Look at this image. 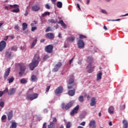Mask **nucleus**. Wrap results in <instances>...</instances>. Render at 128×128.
Listing matches in <instances>:
<instances>
[{"instance_id":"f257e3e1","label":"nucleus","mask_w":128,"mask_h":128,"mask_svg":"<svg viewBox=\"0 0 128 128\" xmlns=\"http://www.w3.org/2000/svg\"><path fill=\"white\" fill-rule=\"evenodd\" d=\"M40 61V54H37L34 55L32 62L30 64L29 66L31 70H34L38 66Z\"/></svg>"},{"instance_id":"f03ea898","label":"nucleus","mask_w":128,"mask_h":128,"mask_svg":"<svg viewBox=\"0 0 128 128\" xmlns=\"http://www.w3.org/2000/svg\"><path fill=\"white\" fill-rule=\"evenodd\" d=\"M87 63L88 64L86 67V68L88 70V74H92L94 72L96 66H92V63L94 62V59L91 56H88L86 60Z\"/></svg>"},{"instance_id":"7ed1b4c3","label":"nucleus","mask_w":128,"mask_h":128,"mask_svg":"<svg viewBox=\"0 0 128 128\" xmlns=\"http://www.w3.org/2000/svg\"><path fill=\"white\" fill-rule=\"evenodd\" d=\"M48 22H50V24H61L62 26L64 28H66V24L64 22V20H60L59 22H58V20H56L54 19H50L48 20Z\"/></svg>"},{"instance_id":"20e7f679","label":"nucleus","mask_w":128,"mask_h":128,"mask_svg":"<svg viewBox=\"0 0 128 128\" xmlns=\"http://www.w3.org/2000/svg\"><path fill=\"white\" fill-rule=\"evenodd\" d=\"M38 94L36 93H34L32 94H28L26 96V99L29 100H36V98H38Z\"/></svg>"},{"instance_id":"39448f33","label":"nucleus","mask_w":128,"mask_h":128,"mask_svg":"<svg viewBox=\"0 0 128 128\" xmlns=\"http://www.w3.org/2000/svg\"><path fill=\"white\" fill-rule=\"evenodd\" d=\"M72 86H74V88H76V84L74 82V80L73 78H70L68 80V90H72Z\"/></svg>"},{"instance_id":"423d86ee","label":"nucleus","mask_w":128,"mask_h":128,"mask_svg":"<svg viewBox=\"0 0 128 128\" xmlns=\"http://www.w3.org/2000/svg\"><path fill=\"white\" fill-rule=\"evenodd\" d=\"M72 106H74V103L72 102H68L67 104L64 103L62 104V110H68L69 108H70Z\"/></svg>"},{"instance_id":"0eeeda50","label":"nucleus","mask_w":128,"mask_h":128,"mask_svg":"<svg viewBox=\"0 0 128 128\" xmlns=\"http://www.w3.org/2000/svg\"><path fill=\"white\" fill-rule=\"evenodd\" d=\"M20 72H19V76H22L24 74L26 70V65L24 64H20L19 65Z\"/></svg>"},{"instance_id":"6e6552de","label":"nucleus","mask_w":128,"mask_h":128,"mask_svg":"<svg viewBox=\"0 0 128 128\" xmlns=\"http://www.w3.org/2000/svg\"><path fill=\"white\" fill-rule=\"evenodd\" d=\"M52 50H54V46L49 44L44 48L45 52L48 54H52Z\"/></svg>"},{"instance_id":"1a4fd4ad","label":"nucleus","mask_w":128,"mask_h":128,"mask_svg":"<svg viewBox=\"0 0 128 128\" xmlns=\"http://www.w3.org/2000/svg\"><path fill=\"white\" fill-rule=\"evenodd\" d=\"M62 66V63L60 62H58V64L54 66V68L52 69V72H56L60 70V66Z\"/></svg>"},{"instance_id":"9d476101","label":"nucleus","mask_w":128,"mask_h":128,"mask_svg":"<svg viewBox=\"0 0 128 128\" xmlns=\"http://www.w3.org/2000/svg\"><path fill=\"white\" fill-rule=\"evenodd\" d=\"M64 92V87L62 86H60L57 88L56 90H54L55 94L58 96L60 94H62Z\"/></svg>"},{"instance_id":"9b49d317","label":"nucleus","mask_w":128,"mask_h":128,"mask_svg":"<svg viewBox=\"0 0 128 128\" xmlns=\"http://www.w3.org/2000/svg\"><path fill=\"white\" fill-rule=\"evenodd\" d=\"M56 118H53L52 122H50V124L48 125V128H56Z\"/></svg>"},{"instance_id":"f8f14e48","label":"nucleus","mask_w":128,"mask_h":128,"mask_svg":"<svg viewBox=\"0 0 128 128\" xmlns=\"http://www.w3.org/2000/svg\"><path fill=\"white\" fill-rule=\"evenodd\" d=\"M6 46V42L2 40L0 42V52H2Z\"/></svg>"},{"instance_id":"ddd939ff","label":"nucleus","mask_w":128,"mask_h":128,"mask_svg":"<svg viewBox=\"0 0 128 128\" xmlns=\"http://www.w3.org/2000/svg\"><path fill=\"white\" fill-rule=\"evenodd\" d=\"M10 68H8L6 70L4 74V80H6V78H8V76H10Z\"/></svg>"},{"instance_id":"4468645a","label":"nucleus","mask_w":128,"mask_h":128,"mask_svg":"<svg viewBox=\"0 0 128 128\" xmlns=\"http://www.w3.org/2000/svg\"><path fill=\"white\" fill-rule=\"evenodd\" d=\"M77 44L78 46V48H82L84 47V42L82 40H78Z\"/></svg>"},{"instance_id":"2eb2a0df","label":"nucleus","mask_w":128,"mask_h":128,"mask_svg":"<svg viewBox=\"0 0 128 128\" xmlns=\"http://www.w3.org/2000/svg\"><path fill=\"white\" fill-rule=\"evenodd\" d=\"M80 108V106H76L70 112V116H74V114H78V109Z\"/></svg>"},{"instance_id":"dca6fc26","label":"nucleus","mask_w":128,"mask_h":128,"mask_svg":"<svg viewBox=\"0 0 128 128\" xmlns=\"http://www.w3.org/2000/svg\"><path fill=\"white\" fill-rule=\"evenodd\" d=\"M46 37L49 40H54V34L52 33H48L46 34Z\"/></svg>"},{"instance_id":"f3484780","label":"nucleus","mask_w":128,"mask_h":128,"mask_svg":"<svg viewBox=\"0 0 128 128\" xmlns=\"http://www.w3.org/2000/svg\"><path fill=\"white\" fill-rule=\"evenodd\" d=\"M40 10V6L39 5L36 4L32 6V12H38Z\"/></svg>"},{"instance_id":"a211bd4d","label":"nucleus","mask_w":128,"mask_h":128,"mask_svg":"<svg viewBox=\"0 0 128 128\" xmlns=\"http://www.w3.org/2000/svg\"><path fill=\"white\" fill-rule=\"evenodd\" d=\"M89 128H96V121L94 120H91L89 124Z\"/></svg>"},{"instance_id":"6ab92c4d","label":"nucleus","mask_w":128,"mask_h":128,"mask_svg":"<svg viewBox=\"0 0 128 128\" xmlns=\"http://www.w3.org/2000/svg\"><path fill=\"white\" fill-rule=\"evenodd\" d=\"M8 120H10L12 118L13 114H12V110L6 113Z\"/></svg>"},{"instance_id":"aec40b11","label":"nucleus","mask_w":128,"mask_h":128,"mask_svg":"<svg viewBox=\"0 0 128 128\" xmlns=\"http://www.w3.org/2000/svg\"><path fill=\"white\" fill-rule=\"evenodd\" d=\"M68 96H74L76 94V88H74L72 90H70L68 92Z\"/></svg>"},{"instance_id":"412c9836","label":"nucleus","mask_w":128,"mask_h":128,"mask_svg":"<svg viewBox=\"0 0 128 128\" xmlns=\"http://www.w3.org/2000/svg\"><path fill=\"white\" fill-rule=\"evenodd\" d=\"M114 106H110L108 108V112L110 114H114Z\"/></svg>"},{"instance_id":"4be33fe9","label":"nucleus","mask_w":128,"mask_h":128,"mask_svg":"<svg viewBox=\"0 0 128 128\" xmlns=\"http://www.w3.org/2000/svg\"><path fill=\"white\" fill-rule=\"evenodd\" d=\"M16 93V88H11L10 89L9 91L8 90V94L9 96H12V94H14Z\"/></svg>"},{"instance_id":"5701e85b","label":"nucleus","mask_w":128,"mask_h":128,"mask_svg":"<svg viewBox=\"0 0 128 128\" xmlns=\"http://www.w3.org/2000/svg\"><path fill=\"white\" fill-rule=\"evenodd\" d=\"M76 40V38L74 37H68L67 40H66V42L68 43V42H74V40Z\"/></svg>"},{"instance_id":"b1692460","label":"nucleus","mask_w":128,"mask_h":128,"mask_svg":"<svg viewBox=\"0 0 128 128\" xmlns=\"http://www.w3.org/2000/svg\"><path fill=\"white\" fill-rule=\"evenodd\" d=\"M96 98L94 97L92 98L91 100V102L90 103V106H96Z\"/></svg>"},{"instance_id":"393cba45","label":"nucleus","mask_w":128,"mask_h":128,"mask_svg":"<svg viewBox=\"0 0 128 128\" xmlns=\"http://www.w3.org/2000/svg\"><path fill=\"white\" fill-rule=\"evenodd\" d=\"M6 92H8V88H6L4 91H0V98L4 94H6Z\"/></svg>"},{"instance_id":"a878e982","label":"nucleus","mask_w":128,"mask_h":128,"mask_svg":"<svg viewBox=\"0 0 128 128\" xmlns=\"http://www.w3.org/2000/svg\"><path fill=\"white\" fill-rule=\"evenodd\" d=\"M36 42H38V40L36 39L34 40L31 44V48H34V46L36 44Z\"/></svg>"},{"instance_id":"bb28decb","label":"nucleus","mask_w":128,"mask_h":128,"mask_svg":"<svg viewBox=\"0 0 128 128\" xmlns=\"http://www.w3.org/2000/svg\"><path fill=\"white\" fill-rule=\"evenodd\" d=\"M123 128H128V122L126 120H123Z\"/></svg>"},{"instance_id":"cd10ccee","label":"nucleus","mask_w":128,"mask_h":128,"mask_svg":"<svg viewBox=\"0 0 128 128\" xmlns=\"http://www.w3.org/2000/svg\"><path fill=\"white\" fill-rule=\"evenodd\" d=\"M22 30H26L28 28V24L26 22L22 23Z\"/></svg>"},{"instance_id":"c85d7f7f","label":"nucleus","mask_w":128,"mask_h":128,"mask_svg":"<svg viewBox=\"0 0 128 128\" xmlns=\"http://www.w3.org/2000/svg\"><path fill=\"white\" fill-rule=\"evenodd\" d=\"M31 80L32 82H36L38 80V78L36 76V75H32L31 76Z\"/></svg>"},{"instance_id":"c756f323","label":"nucleus","mask_w":128,"mask_h":128,"mask_svg":"<svg viewBox=\"0 0 128 128\" xmlns=\"http://www.w3.org/2000/svg\"><path fill=\"white\" fill-rule=\"evenodd\" d=\"M102 72H100L97 74V80H102Z\"/></svg>"},{"instance_id":"7c9ffc66","label":"nucleus","mask_w":128,"mask_h":128,"mask_svg":"<svg viewBox=\"0 0 128 128\" xmlns=\"http://www.w3.org/2000/svg\"><path fill=\"white\" fill-rule=\"evenodd\" d=\"M8 80V84H12V82H13L14 80V76H12L11 78H9Z\"/></svg>"},{"instance_id":"2f4dec72","label":"nucleus","mask_w":128,"mask_h":128,"mask_svg":"<svg viewBox=\"0 0 128 128\" xmlns=\"http://www.w3.org/2000/svg\"><path fill=\"white\" fill-rule=\"evenodd\" d=\"M56 6L59 8H62V3L60 2H58Z\"/></svg>"},{"instance_id":"473e14b6","label":"nucleus","mask_w":128,"mask_h":128,"mask_svg":"<svg viewBox=\"0 0 128 128\" xmlns=\"http://www.w3.org/2000/svg\"><path fill=\"white\" fill-rule=\"evenodd\" d=\"M12 12H15L16 14H18V12H20V8H18L16 9H14L11 10Z\"/></svg>"},{"instance_id":"72a5a7b5","label":"nucleus","mask_w":128,"mask_h":128,"mask_svg":"<svg viewBox=\"0 0 128 128\" xmlns=\"http://www.w3.org/2000/svg\"><path fill=\"white\" fill-rule=\"evenodd\" d=\"M26 82H28V81L26 80H25L24 78L21 79L20 80L21 84H26Z\"/></svg>"},{"instance_id":"f704fd0d","label":"nucleus","mask_w":128,"mask_h":128,"mask_svg":"<svg viewBox=\"0 0 128 128\" xmlns=\"http://www.w3.org/2000/svg\"><path fill=\"white\" fill-rule=\"evenodd\" d=\"M66 128H70V127L72 126V122H68L67 123H66Z\"/></svg>"},{"instance_id":"c9c22d12","label":"nucleus","mask_w":128,"mask_h":128,"mask_svg":"<svg viewBox=\"0 0 128 128\" xmlns=\"http://www.w3.org/2000/svg\"><path fill=\"white\" fill-rule=\"evenodd\" d=\"M50 13L48 12H44V14H42V16L44 17L46 16H50Z\"/></svg>"},{"instance_id":"e433bc0d","label":"nucleus","mask_w":128,"mask_h":128,"mask_svg":"<svg viewBox=\"0 0 128 128\" xmlns=\"http://www.w3.org/2000/svg\"><path fill=\"white\" fill-rule=\"evenodd\" d=\"M6 56H8V58H10V56H12V52H6Z\"/></svg>"},{"instance_id":"4c0bfd02","label":"nucleus","mask_w":128,"mask_h":128,"mask_svg":"<svg viewBox=\"0 0 128 128\" xmlns=\"http://www.w3.org/2000/svg\"><path fill=\"white\" fill-rule=\"evenodd\" d=\"M78 100L80 102H84V96H80L79 98H78Z\"/></svg>"},{"instance_id":"58836bf2","label":"nucleus","mask_w":128,"mask_h":128,"mask_svg":"<svg viewBox=\"0 0 128 128\" xmlns=\"http://www.w3.org/2000/svg\"><path fill=\"white\" fill-rule=\"evenodd\" d=\"M10 6L11 8H18V6H20L18 4H14V5H10Z\"/></svg>"},{"instance_id":"ea45409f","label":"nucleus","mask_w":128,"mask_h":128,"mask_svg":"<svg viewBox=\"0 0 128 128\" xmlns=\"http://www.w3.org/2000/svg\"><path fill=\"white\" fill-rule=\"evenodd\" d=\"M10 128H16V123L14 122H12V126L10 127Z\"/></svg>"},{"instance_id":"a19ab883","label":"nucleus","mask_w":128,"mask_h":128,"mask_svg":"<svg viewBox=\"0 0 128 128\" xmlns=\"http://www.w3.org/2000/svg\"><path fill=\"white\" fill-rule=\"evenodd\" d=\"M49 58H50V56L48 55H45L43 58V60L44 62Z\"/></svg>"},{"instance_id":"79ce46f5","label":"nucleus","mask_w":128,"mask_h":128,"mask_svg":"<svg viewBox=\"0 0 128 128\" xmlns=\"http://www.w3.org/2000/svg\"><path fill=\"white\" fill-rule=\"evenodd\" d=\"M12 50H14V52H16V50H18V48L16 47V46H12Z\"/></svg>"},{"instance_id":"37998d69","label":"nucleus","mask_w":128,"mask_h":128,"mask_svg":"<svg viewBox=\"0 0 128 128\" xmlns=\"http://www.w3.org/2000/svg\"><path fill=\"white\" fill-rule=\"evenodd\" d=\"M0 106L1 108H4V102L0 101Z\"/></svg>"},{"instance_id":"c03bdc74","label":"nucleus","mask_w":128,"mask_h":128,"mask_svg":"<svg viewBox=\"0 0 128 128\" xmlns=\"http://www.w3.org/2000/svg\"><path fill=\"white\" fill-rule=\"evenodd\" d=\"M80 39L86 38V36H84L82 34H80Z\"/></svg>"},{"instance_id":"a18cd8bd","label":"nucleus","mask_w":128,"mask_h":128,"mask_svg":"<svg viewBox=\"0 0 128 128\" xmlns=\"http://www.w3.org/2000/svg\"><path fill=\"white\" fill-rule=\"evenodd\" d=\"M14 30H18H18H20V26H18V24L15 26Z\"/></svg>"},{"instance_id":"49530a36","label":"nucleus","mask_w":128,"mask_h":128,"mask_svg":"<svg viewBox=\"0 0 128 128\" xmlns=\"http://www.w3.org/2000/svg\"><path fill=\"white\" fill-rule=\"evenodd\" d=\"M6 120V115H3L2 117V120Z\"/></svg>"},{"instance_id":"de8ad7c7","label":"nucleus","mask_w":128,"mask_h":128,"mask_svg":"<svg viewBox=\"0 0 128 128\" xmlns=\"http://www.w3.org/2000/svg\"><path fill=\"white\" fill-rule=\"evenodd\" d=\"M120 20V19L114 20H108V22H118Z\"/></svg>"},{"instance_id":"09e8293b","label":"nucleus","mask_w":128,"mask_h":128,"mask_svg":"<svg viewBox=\"0 0 128 128\" xmlns=\"http://www.w3.org/2000/svg\"><path fill=\"white\" fill-rule=\"evenodd\" d=\"M50 28L48 27L46 28V32H50Z\"/></svg>"},{"instance_id":"8fccbe9b","label":"nucleus","mask_w":128,"mask_h":128,"mask_svg":"<svg viewBox=\"0 0 128 128\" xmlns=\"http://www.w3.org/2000/svg\"><path fill=\"white\" fill-rule=\"evenodd\" d=\"M46 8H47L48 10H50V6L49 4H46Z\"/></svg>"},{"instance_id":"3c124183","label":"nucleus","mask_w":128,"mask_h":128,"mask_svg":"<svg viewBox=\"0 0 128 128\" xmlns=\"http://www.w3.org/2000/svg\"><path fill=\"white\" fill-rule=\"evenodd\" d=\"M50 86H47V88H46V92H48V90H50Z\"/></svg>"},{"instance_id":"603ef678","label":"nucleus","mask_w":128,"mask_h":128,"mask_svg":"<svg viewBox=\"0 0 128 128\" xmlns=\"http://www.w3.org/2000/svg\"><path fill=\"white\" fill-rule=\"evenodd\" d=\"M102 14H108V12H106V11L104 10H102Z\"/></svg>"},{"instance_id":"864d4df0","label":"nucleus","mask_w":128,"mask_h":128,"mask_svg":"<svg viewBox=\"0 0 128 128\" xmlns=\"http://www.w3.org/2000/svg\"><path fill=\"white\" fill-rule=\"evenodd\" d=\"M36 30V27H32V32H34Z\"/></svg>"},{"instance_id":"5fc2aeb1","label":"nucleus","mask_w":128,"mask_h":128,"mask_svg":"<svg viewBox=\"0 0 128 128\" xmlns=\"http://www.w3.org/2000/svg\"><path fill=\"white\" fill-rule=\"evenodd\" d=\"M42 128H46V122H44L43 124Z\"/></svg>"},{"instance_id":"6e6d98bb","label":"nucleus","mask_w":128,"mask_h":128,"mask_svg":"<svg viewBox=\"0 0 128 128\" xmlns=\"http://www.w3.org/2000/svg\"><path fill=\"white\" fill-rule=\"evenodd\" d=\"M8 38H10V36H6L4 38V40H8Z\"/></svg>"},{"instance_id":"4d7b16f0","label":"nucleus","mask_w":128,"mask_h":128,"mask_svg":"<svg viewBox=\"0 0 128 128\" xmlns=\"http://www.w3.org/2000/svg\"><path fill=\"white\" fill-rule=\"evenodd\" d=\"M72 60H74V58L70 60L69 61L70 64H72Z\"/></svg>"},{"instance_id":"13d9d810","label":"nucleus","mask_w":128,"mask_h":128,"mask_svg":"<svg viewBox=\"0 0 128 128\" xmlns=\"http://www.w3.org/2000/svg\"><path fill=\"white\" fill-rule=\"evenodd\" d=\"M81 126H86V122H82L80 124Z\"/></svg>"},{"instance_id":"bf43d9fd","label":"nucleus","mask_w":128,"mask_h":128,"mask_svg":"<svg viewBox=\"0 0 128 128\" xmlns=\"http://www.w3.org/2000/svg\"><path fill=\"white\" fill-rule=\"evenodd\" d=\"M9 38H11L12 40H14V36H13V35H12V36H9Z\"/></svg>"},{"instance_id":"052dcab7","label":"nucleus","mask_w":128,"mask_h":128,"mask_svg":"<svg viewBox=\"0 0 128 128\" xmlns=\"http://www.w3.org/2000/svg\"><path fill=\"white\" fill-rule=\"evenodd\" d=\"M77 8H78L80 10V6L79 4H77Z\"/></svg>"},{"instance_id":"680f3d73","label":"nucleus","mask_w":128,"mask_h":128,"mask_svg":"<svg viewBox=\"0 0 128 128\" xmlns=\"http://www.w3.org/2000/svg\"><path fill=\"white\" fill-rule=\"evenodd\" d=\"M104 28L105 30H108V28H106V25L104 26Z\"/></svg>"},{"instance_id":"e2e57ef3","label":"nucleus","mask_w":128,"mask_h":128,"mask_svg":"<svg viewBox=\"0 0 128 128\" xmlns=\"http://www.w3.org/2000/svg\"><path fill=\"white\" fill-rule=\"evenodd\" d=\"M4 24V22H0V28H2V25Z\"/></svg>"},{"instance_id":"0e129e2a","label":"nucleus","mask_w":128,"mask_h":128,"mask_svg":"<svg viewBox=\"0 0 128 128\" xmlns=\"http://www.w3.org/2000/svg\"><path fill=\"white\" fill-rule=\"evenodd\" d=\"M109 126H112V121L108 123Z\"/></svg>"},{"instance_id":"69168bd1","label":"nucleus","mask_w":128,"mask_h":128,"mask_svg":"<svg viewBox=\"0 0 128 128\" xmlns=\"http://www.w3.org/2000/svg\"><path fill=\"white\" fill-rule=\"evenodd\" d=\"M33 92V89H30L28 91V92Z\"/></svg>"},{"instance_id":"338daca9","label":"nucleus","mask_w":128,"mask_h":128,"mask_svg":"<svg viewBox=\"0 0 128 128\" xmlns=\"http://www.w3.org/2000/svg\"><path fill=\"white\" fill-rule=\"evenodd\" d=\"M58 38H62V34H60V33L58 35Z\"/></svg>"},{"instance_id":"774afa93","label":"nucleus","mask_w":128,"mask_h":128,"mask_svg":"<svg viewBox=\"0 0 128 128\" xmlns=\"http://www.w3.org/2000/svg\"><path fill=\"white\" fill-rule=\"evenodd\" d=\"M44 40H46L44 39H42L40 40V42H44Z\"/></svg>"}]
</instances>
